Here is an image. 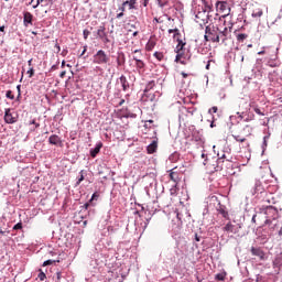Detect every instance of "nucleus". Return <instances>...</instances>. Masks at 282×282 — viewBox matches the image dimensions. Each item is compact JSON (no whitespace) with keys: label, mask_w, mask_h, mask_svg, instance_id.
<instances>
[{"label":"nucleus","mask_w":282,"mask_h":282,"mask_svg":"<svg viewBox=\"0 0 282 282\" xmlns=\"http://www.w3.org/2000/svg\"><path fill=\"white\" fill-rule=\"evenodd\" d=\"M217 210L225 219H228V210H226V206L221 205V203H218Z\"/></svg>","instance_id":"nucleus-14"},{"label":"nucleus","mask_w":282,"mask_h":282,"mask_svg":"<svg viewBox=\"0 0 282 282\" xmlns=\"http://www.w3.org/2000/svg\"><path fill=\"white\" fill-rule=\"evenodd\" d=\"M143 57H144V55H142V51L135 50L132 52V58L134 62L142 61Z\"/></svg>","instance_id":"nucleus-17"},{"label":"nucleus","mask_w":282,"mask_h":282,"mask_svg":"<svg viewBox=\"0 0 282 282\" xmlns=\"http://www.w3.org/2000/svg\"><path fill=\"white\" fill-rule=\"evenodd\" d=\"M181 76H183V78H188V74H186L184 72L181 73Z\"/></svg>","instance_id":"nucleus-48"},{"label":"nucleus","mask_w":282,"mask_h":282,"mask_svg":"<svg viewBox=\"0 0 282 282\" xmlns=\"http://www.w3.org/2000/svg\"><path fill=\"white\" fill-rule=\"evenodd\" d=\"M135 67H137V70L139 72V74H142V72H144V68L147 67V64L142 59H137Z\"/></svg>","instance_id":"nucleus-12"},{"label":"nucleus","mask_w":282,"mask_h":282,"mask_svg":"<svg viewBox=\"0 0 282 282\" xmlns=\"http://www.w3.org/2000/svg\"><path fill=\"white\" fill-rule=\"evenodd\" d=\"M227 39H228V28H225L223 31H219L218 33V42L223 41V43H225Z\"/></svg>","instance_id":"nucleus-13"},{"label":"nucleus","mask_w":282,"mask_h":282,"mask_svg":"<svg viewBox=\"0 0 282 282\" xmlns=\"http://www.w3.org/2000/svg\"><path fill=\"white\" fill-rule=\"evenodd\" d=\"M93 63L95 65H107L109 63V56L105 51L99 50L94 56H93Z\"/></svg>","instance_id":"nucleus-3"},{"label":"nucleus","mask_w":282,"mask_h":282,"mask_svg":"<svg viewBox=\"0 0 282 282\" xmlns=\"http://www.w3.org/2000/svg\"><path fill=\"white\" fill-rule=\"evenodd\" d=\"M30 4L32 6V8L34 10H36V8H39V6H41V0H31Z\"/></svg>","instance_id":"nucleus-29"},{"label":"nucleus","mask_w":282,"mask_h":282,"mask_svg":"<svg viewBox=\"0 0 282 282\" xmlns=\"http://www.w3.org/2000/svg\"><path fill=\"white\" fill-rule=\"evenodd\" d=\"M212 202H218L217 196H212Z\"/></svg>","instance_id":"nucleus-54"},{"label":"nucleus","mask_w":282,"mask_h":282,"mask_svg":"<svg viewBox=\"0 0 282 282\" xmlns=\"http://www.w3.org/2000/svg\"><path fill=\"white\" fill-rule=\"evenodd\" d=\"M98 197H100V195H98V193H94L91 198L89 199V204H91L94 199H98Z\"/></svg>","instance_id":"nucleus-40"},{"label":"nucleus","mask_w":282,"mask_h":282,"mask_svg":"<svg viewBox=\"0 0 282 282\" xmlns=\"http://www.w3.org/2000/svg\"><path fill=\"white\" fill-rule=\"evenodd\" d=\"M37 279H40V281H45V279H47V276L45 275V273L41 269H40V273L37 275Z\"/></svg>","instance_id":"nucleus-31"},{"label":"nucleus","mask_w":282,"mask_h":282,"mask_svg":"<svg viewBox=\"0 0 282 282\" xmlns=\"http://www.w3.org/2000/svg\"><path fill=\"white\" fill-rule=\"evenodd\" d=\"M253 111H254L256 113H258V116H265V113H263V112L261 111V109H259V107H257V106L253 107Z\"/></svg>","instance_id":"nucleus-34"},{"label":"nucleus","mask_w":282,"mask_h":282,"mask_svg":"<svg viewBox=\"0 0 282 282\" xmlns=\"http://www.w3.org/2000/svg\"><path fill=\"white\" fill-rule=\"evenodd\" d=\"M269 213H271L272 215H276L279 212L276 210V207L269 206L267 207L265 215H268Z\"/></svg>","instance_id":"nucleus-25"},{"label":"nucleus","mask_w":282,"mask_h":282,"mask_svg":"<svg viewBox=\"0 0 282 282\" xmlns=\"http://www.w3.org/2000/svg\"><path fill=\"white\" fill-rule=\"evenodd\" d=\"M158 151V141H152L147 148V152L151 155Z\"/></svg>","instance_id":"nucleus-11"},{"label":"nucleus","mask_w":282,"mask_h":282,"mask_svg":"<svg viewBox=\"0 0 282 282\" xmlns=\"http://www.w3.org/2000/svg\"><path fill=\"white\" fill-rule=\"evenodd\" d=\"M173 33H174V39L176 36H180V30H177V29H170L169 30V34H173Z\"/></svg>","instance_id":"nucleus-32"},{"label":"nucleus","mask_w":282,"mask_h":282,"mask_svg":"<svg viewBox=\"0 0 282 282\" xmlns=\"http://www.w3.org/2000/svg\"><path fill=\"white\" fill-rule=\"evenodd\" d=\"M23 228L22 223H18L17 225L13 226V230H21Z\"/></svg>","instance_id":"nucleus-39"},{"label":"nucleus","mask_w":282,"mask_h":282,"mask_svg":"<svg viewBox=\"0 0 282 282\" xmlns=\"http://www.w3.org/2000/svg\"><path fill=\"white\" fill-rule=\"evenodd\" d=\"M6 97L9 98L10 100H14V95L12 94V90H8L6 94Z\"/></svg>","instance_id":"nucleus-36"},{"label":"nucleus","mask_w":282,"mask_h":282,"mask_svg":"<svg viewBox=\"0 0 282 282\" xmlns=\"http://www.w3.org/2000/svg\"><path fill=\"white\" fill-rule=\"evenodd\" d=\"M48 144H53L54 147H63V140L58 134H53L48 138Z\"/></svg>","instance_id":"nucleus-8"},{"label":"nucleus","mask_w":282,"mask_h":282,"mask_svg":"<svg viewBox=\"0 0 282 282\" xmlns=\"http://www.w3.org/2000/svg\"><path fill=\"white\" fill-rule=\"evenodd\" d=\"M239 228L237 225H234L231 221L227 223L223 228L224 232H230L231 235H237L239 232Z\"/></svg>","instance_id":"nucleus-6"},{"label":"nucleus","mask_w":282,"mask_h":282,"mask_svg":"<svg viewBox=\"0 0 282 282\" xmlns=\"http://www.w3.org/2000/svg\"><path fill=\"white\" fill-rule=\"evenodd\" d=\"M32 19H34V15H32V13L24 12L23 21L25 26H28L29 23H32Z\"/></svg>","instance_id":"nucleus-18"},{"label":"nucleus","mask_w":282,"mask_h":282,"mask_svg":"<svg viewBox=\"0 0 282 282\" xmlns=\"http://www.w3.org/2000/svg\"><path fill=\"white\" fill-rule=\"evenodd\" d=\"M124 63H126L124 53H118V56H117L118 67H122V65H124Z\"/></svg>","instance_id":"nucleus-19"},{"label":"nucleus","mask_w":282,"mask_h":282,"mask_svg":"<svg viewBox=\"0 0 282 282\" xmlns=\"http://www.w3.org/2000/svg\"><path fill=\"white\" fill-rule=\"evenodd\" d=\"M55 47L57 48V52H61V45H58V43L55 44Z\"/></svg>","instance_id":"nucleus-52"},{"label":"nucleus","mask_w":282,"mask_h":282,"mask_svg":"<svg viewBox=\"0 0 282 282\" xmlns=\"http://www.w3.org/2000/svg\"><path fill=\"white\" fill-rule=\"evenodd\" d=\"M170 180L174 182V184H180V173L175 172V169L170 171Z\"/></svg>","instance_id":"nucleus-10"},{"label":"nucleus","mask_w":282,"mask_h":282,"mask_svg":"<svg viewBox=\"0 0 282 282\" xmlns=\"http://www.w3.org/2000/svg\"><path fill=\"white\" fill-rule=\"evenodd\" d=\"M83 34H84L85 41H87V39H89V34H91V32H90L89 30L85 29V30L83 31Z\"/></svg>","instance_id":"nucleus-35"},{"label":"nucleus","mask_w":282,"mask_h":282,"mask_svg":"<svg viewBox=\"0 0 282 282\" xmlns=\"http://www.w3.org/2000/svg\"><path fill=\"white\" fill-rule=\"evenodd\" d=\"M182 56H184V53L176 52L175 63H180L182 61Z\"/></svg>","instance_id":"nucleus-33"},{"label":"nucleus","mask_w":282,"mask_h":282,"mask_svg":"<svg viewBox=\"0 0 282 282\" xmlns=\"http://www.w3.org/2000/svg\"><path fill=\"white\" fill-rule=\"evenodd\" d=\"M0 32H6V26H0Z\"/></svg>","instance_id":"nucleus-59"},{"label":"nucleus","mask_w":282,"mask_h":282,"mask_svg":"<svg viewBox=\"0 0 282 282\" xmlns=\"http://www.w3.org/2000/svg\"><path fill=\"white\" fill-rule=\"evenodd\" d=\"M133 36H138V31L133 32Z\"/></svg>","instance_id":"nucleus-64"},{"label":"nucleus","mask_w":282,"mask_h":282,"mask_svg":"<svg viewBox=\"0 0 282 282\" xmlns=\"http://www.w3.org/2000/svg\"><path fill=\"white\" fill-rule=\"evenodd\" d=\"M123 6H129V10H135V0H127Z\"/></svg>","instance_id":"nucleus-22"},{"label":"nucleus","mask_w":282,"mask_h":282,"mask_svg":"<svg viewBox=\"0 0 282 282\" xmlns=\"http://www.w3.org/2000/svg\"><path fill=\"white\" fill-rule=\"evenodd\" d=\"M216 10L219 14H223V17H228V14H230V7H228V2L226 1H217Z\"/></svg>","instance_id":"nucleus-4"},{"label":"nucleus","mask_w":282,"mask_h":282,"mask_svg":"<svg viewBox=\"0 0 282 282\" xmlns=\"http://www.w3.org/2000/svg\"><path fill=\"white\" fill-rule=\"evenodd\" d=\"M205 41H210V36H208V34H205Z\"/></svg>","instance_id":"nucleus-56"},{"label":"nucleus","mask_w":282,"mask_h":282,"mask_svg":"<svg viewBox=\"0 0 282 282\" xmlns=\"http://www.w3.org/2000/svg\"><path fill=\"white\" fill-rule=\"evenodd\" d=\"M65 74H66L65 72H62L61 75H59L61 78H65Z\"/></svg>","instance_id":"nucleus-58"},{"label":"nucleus","mask_w":282,"mask_h":282,"mask_svg":"<svg viewBox=\"0 0 282 282\" xmlns=\"http://www.w3.org/2000/svg\"><path fill=\"white\" fill-rule=\"evenodd\" d=\"M177 46H176V52L184 53V46L186 43H184L182 40L177 39Z\"/></svg>","instance_id":"nucleus-20"},{"label":"nucleus","mask_w":282,"mask_h":282,"mask_svg":"<svg viewBox=\"0 0 282 282\" xmlns=\"http://www.w3.org/2000/svg\"><path fill=\"white\" fill-rule=\"evenodd\" d=\"M258 54H260V55H261V54H265V51H260Z\"/></svg>","instance_id":"nucleus-63"},{"label":"nucleus","mask_w":282,"mask_h":282,"mask_svg":"<svg viewBox=\"0 0 282 282\" xmlns=\"http://www.w3.org/2000/svg\"><path fill=\"white\" fill-rule=\"evenodd\" d=\"M143 6L147 8V6H149V0H143Z\"/></svg>","instance_id":"nucleus-51"},{"label":"nucleus","mask_w":282,"mask_h":282,"mask_svg":"<svg viewBox=\"0 0 282 282\" xmlns=\"http://www.w3.org/2000/svg\"><path fill=\"white\" fill-rule=\"evenodd\" d=\"M247 39H248V34L246 33H240L237 35V41H239L240 43H243V41Z\"/></svg>","instance_id":"nucleus-27"},{"label":"nucleus","mask_w":282,"mask_h":282,"mask_svg":"<svg viewBox=\"0 0 282 282\" xmlns=\"http://www.w3.org/2000/svg\"><path fill=\"white\" fill-rule=\"evenodd\" d=\"M85 52H87V46H84V50L82 51V56H84Z\"/></svg>","instance_id":"nucleus-53"},{"label":"nucleus","mask_w":282,"mask_h":282,"mask_svg":"<svg viewBox=\"0 0 282 282\" xmlns=\"http://www.w3.org/2000/svg\"><path fill=\"white\" fill-rule=\"evenodd\" d=\"M122 105H124V99H121L119 102V106L122 107Z\"/></svg>","instance_id":"nucleus-57"},{"label":"nucleus","mask_w":282,"mask_h":282,"mask_svg":"<svg viewBox=\"0 0 282 282\" xmlns=\"http://www.w3.org/2000/svg\"><path fill=\"white\" fill-rule=\"evenodd\" d=\"M122 17H124V13H122V12L117 14V19H122Z\"/></svg>","instance_id":"nucleus-47"},{"label":"nucleus","mask_w":282,"mask_h":282,"mask_svg":"<svg viewBox=\"0 0 282 282\" xmlns=\"http://www.w3.org/2000/svg\"><path fill=\"white\" fill-rule=\"evenodd\" d=\"M17 89H18L19 96H21V85H18Z\"/></svg>","instance_id":"nucleus-50"},{"label":"nucleus","mask_w":282,"mask_h":282,"mask_svg":"<svg viewBox=\"0 0 282 282\" xmlns=\"http://www.w3.org/2000/svg\"><path fill=\"white\" fill-rule=\"evenodd\" d=\"M100 149H102V142L97 143L95 149L90 150V156L96 158L100 153Z\"/></svg>","instance_id":"nucleus-15"},{"label":"nucleus","mask_w":282,"mask_h":282,"mask_svg":"<svg viewBox=\"0 0 282 282\" xmlns=\"http://www.w3.org/2000/svg\"><path fill=\"white\" fill-rule=\"evenodd\" d=\"M4 122H7V124H14V122H17V117L12 116L10 108H7L4 111Z\"/></svg>","instance_id":"nucleus-7"},{"label":"nucleus","mask_w":282,"mask_h":282,"mask_svg":"<svg viewBox=\"0 0 282 282\" xmlns=\"http://www.w3.org/2000/svg\"><path fill=\"white\" fill-rule=\"evenodd\" d=\"M238 129H239L240 133H242V135H245V137H241L239 134H234L232 138L235 139L236 142H246V138H248L249 135H252V126L239 124Z\"/></svg>","instance_id":"nucleus-2"},{"label":"nucleus","mask_w":282,"mask_h":282,"mask_svg":"<svg viewBox=\"0 0 282 282\" xmlns=\"http://www.w3.org/2000/svg\"><path fill=\"white\" fill-rule=\"evenodd\" d=\"M251 254L253 257H259V259H261V261H263V259H265V253L263 252V250H261V248L251 247Z\"/></svg>","instance_id":"nucleus-9"},{"label":"nucleus","mask_w":282,"mask_h":282,"mask_svg":"<svg viewBox=\"0 0 282 282\" xmlns=\"http://www.w3.org/2000/svg\"><path fill=\"white\" fill-rule=\"evenodd\" d=\"M52 263H56L55 260H46L43 262V268L47 267V265H52Z\"/></svg>","instance_id":"nucleus-37"},{"label":"nucleus","mask_w":282,"mask_h":282,"mask_svg":"<svg viewBox=\"0 0 282 282\" xmlns=\"http://www.w3.org/2000/svg\"><path fill=\"white\" fill-rule=\"evenodd\" d=\"M102 40H104V43H109V37L107 35Z\"/></svg>","instance_id":"nucleus-49"},{"label":"nucleus","mask_w":282,"mask_h":282,"mask_svg":"<svg viewBox=\"0 0 282 282\" xmlns=\"http://www.w3.org/2000/svg\"><path fill=\"white\" fill-rule=\"evenodd\" d=\"M119 80L123 91H127L129 89V82L127 80V77L124 75H121Z\"/></svg>","instance_id":"nucleus-16"},{"label":"nucleus","mask_w":282,"mask_h":282,"mask_svg":"<svg viewBox=\"0 0 282 282\" xmlns=\"http://www.w3.org/2000/svg\"><path fill=\"white\" fill-rule=\"evenodd\" d=\"M217 111H218L217 106H214V107H212V108L209 109V113H217Z\"/></svg>","instance_id":"nucleus-42"},{"label":"nucleus","mask_w":282,"mask_h":282,"mask_svg":"<svg viewBox=\"0 0 282 282\" xmlns=\"http://www.w3.org/2000/svg\"><path fill=\"white\" fill-rule=\"evenodd\" d=\"M30 124H34L35 129H39V127H41V123H36V120L34 119L30 122Z\"/></svg>","instance_id":"nucleus-44"},{"label":"nucleus","mask_w":282,"mask_h":282,"mask_svg":"<svg viewBox=\"0 0 282 282\" xmlns=\"http://www.w3.org/2000/svg\"><path fill=\"white\" fill-rule=\"evenodd\" d=\"M153 87H155V80H151L147 84L145 89H144V94L151 91V89H153Z\"/></svg>","instance_id":"nucleus-23"},{"label":"nucleus","mask_w":282,"mask_h":282,"mask_svg":"<svg viewBox=\"0 0 282 282\" xmlns=\"http://www.w3.org/2000/svg\"><path fill=\"white\" fill-rule=\"evenodd\" d=\"M0 235H6V231H3V229H0Z\"/></svg>","instance_id":"nucleus-61"},{"label":"nucleus","mask_w":282,"mask_h":282,"mask_svg":"<svg viewBox=\"0 0 282 282\" xmlns=\"http://www.w3.org/2000/svg\"><path fill=\"white\" fill-rule=\"evenodd\" d=\"M205 34H208L209 41H212V43H219V33H217V30L210 29V26H206Z\"/></svg>","instance_id":"nucleus-5"},{"label":"nucleus","mask_w":282,"mask_h":282,"mask_svg":"<svg viewBox=\"0 0 282 282\" xmlns=\"http://www.w3.org/2000/svg\"><path fill=\"white\" fill-rule=\"evenodd\" d=\"M126 7L127 6H124V2H123L122 6L119 8L120 12L124 13Z\"/></svg>","instance_id":"nucleus-46"},{"label":"nucleus","mask_w":282,"mask_h":282,"mask_svg":"<svg viewBox=\"0 0 282 282\" xmlns=\"http://www.w3.org/2000/svg\"><path fill=\"white\" fill-rule=\"evenodd\" d=\"M28 74H29V78H32L34 76V68H30L28 70Z\"/></svg>","instance_id":"nucleus-43"},{"label":"nucleus","mask_w":282,"mask_h":282,"mask_svg":"<svg viewBox=\"0 0 282 282\" xmlns=\"http://www.w3.org/2000/svg\"><path fill=\"white\" fill-rule=\"evenodd\" d=\"M84 208L87 210V209L89 208V203H86V204L84 205Z\"/></svg>","instance_id":"nucleus-55"},{"label":"nucleus","mask_w":282,"mask_h":282,"mask_svg":"<svg viewBox=\"0 0 282 282\" xmlns=\"http://www.w3.org/2000/svg\"><path fill=\"white\" fill-rule=\"evenodd\" d=\"M159 8H166L169 6V0H156Z\"/></svg>","instance_id":"nucleus-28"},{"label":"nucleus","mask_w":282,"mask_h":282,"mask_svg":"<svg viewBox=\"0 0 282 282\" xmlns=\"http://www.w3.org/2000/svg\"><path fill=\"white\" fill-rule=\"evenodd\" d=\"M216 281H226V273L216 274Z\"/></svg>","instance_id":"nucleus-30"},{"label":"nucleus","mask_w":282,"mask_h":282,"mask_svg":"<svg viewBox=\"0 0 282 282\" xmlns=\"http://www.w3.org/2000/svg\"><path fill=\"white\" fill-rule=\"evenodd\" d=\"M155 47V41L149 40V42L145 45V48L148 52H152V50Z\"/></svg>","instance_id":"nucleus-24"},{"label":"nucleus","mask_w":282,"mask_h":282,"mask_svg":"<svg viewBox=\"0 0 282 282\" xmlns=\"http://www.w3.org/2000/svg\"><path fill=\"white\" fill-rule=\"evenodd\" d=\"M105 26H99V29L97 30V35L99 36V39H105V36H107V32H105Z\"/></svg>","instance_id":"nucleus-21"},{"label":"nucleus","mask_w":282,"mask_h":282,"mask_svg":"<svg viewBox=\"0 0 282 282\" xmlns=\"http://www.w3.org/2000/svg\"><path fill=\"white\" fill-rule=\"evenodd\" d=\"M195 241H199V236L197 234L195 235Z\"/></svg>","instance_id":"nucleus-60"},{"label":"nucleus","mask_w":282,"mask_h":282,"mask_svg":"<svg viewBox=\"0 0 282 282\" xmlns=\"http://www.w3.org/2000/svg\"><path fill=\"white\" fill-rule=\"evenodd\" d=\"M256 219H257V215H253L252 221H256Z\"/></svg>","instance_id":"nucleus-62"},{"label":"nucleus","mask_w":282,"mask_h":282,"mask_svg":"<svg viewBox=\"0 0 282 282\" xmlns=\"http://www.w3.org/2000/svg\"><path fill=\"white\" fill-rule=\"evenodd\" d=\"M230 160L226 159V153L218 154V159H206L204 165L208 171H224V164H229Z\"/></svg>","instance_id":"nucleus-1"},{"label":"nucleus","mask_w":282,"mask_h":282,"mask_svg":"<svg viewBox=\"0 0 282 282\" xmlns=\"http://www.w3.org/2000/svg\"><path fill=\"white\" fill-rule=\"evenodd\" d=\"M83 173H84V171L82 170V171L79 172L80 177H79L78 181H77V186L80 184V182H83V181L85 180V175H84Z\"/></svg>","instance_id":"nucleus-38"},{"label":"nucleus","mask_w":282,"mask_h":282,"mask_svg":"<svg viewBox=\"0 0 282 282\" xmlns=\"http://www.w3.org/2000/svg\"><path fill=\"white\" fill-rule=\"evenodd\" d=\"M153 56L156 58V61H164V53L162 52H155Z\"/></svg>","instance_id":"nucleus-26"},{"label":"nucleus","mask_w":282,"mask_h":282,"mask_svg":"<svg viewBox=\"0 0 282 282\" xmlns=\"http://www.w3.org/2000/svg\"><path fill=\"white\" fill-rule=\"evenodd\" d=\"M261 281H263V276L260 274L256 275V282H261Z\"/></svg>","instance_id":"nucleus-45"},{"label":"nucleus","mask_w":282,"mask_h":282,"mask_svg":"<svg viewBox=\"0 0 282 282\" xmlns=\"http://www.w3.org/2000/svg\"><path fill=\"white\" fill-rule=\"evenodd\" d=\"M62 276H63V273L56 272L55 279H56L57 282H61Z\"/></svg>","instance_id":"nucleus-41"}]
</instances>
